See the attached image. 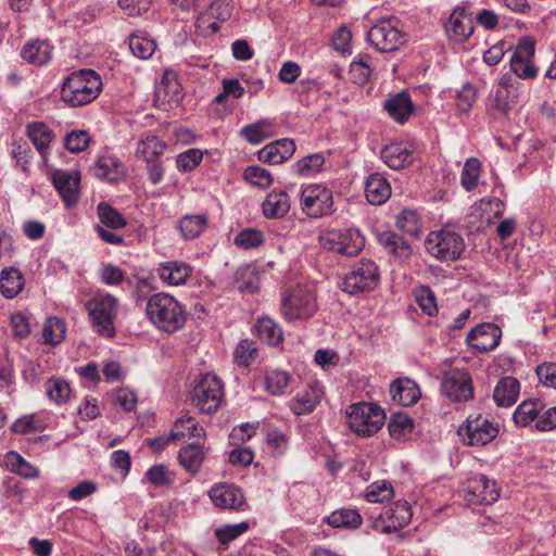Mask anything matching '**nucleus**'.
Wrapping results in <instances>:
<instances>
[{"mask_svg": "<svg viewBox=\"0 0 556 556\" xmlns=\"http://www.w3.org/2000/svg\"><path fill=\"white\" fill-rule=\"evenodd\" d=\"M301 208L312 218H319L333 212L331 190L321 185H308L301 191Z\"/></svg>", "mask_w": 556, "mask_h": 556, "instance_id": "1a4fd4ad", "label": "nucleus"}, {"mask_svg": "<svg viewBox=\"0 0 556 556\" xmlns=\"http://www.w3.org/2000/svg\"><path fill=\"white\" fill-rule=\"evenodd\" d=\"M381 159L392 169H401L415 160V148L408 142H393L381 151Z\"/></svg>", "mask_w": 556, "mask_h": 556, "instance_id": "f3484780", "label": "nucleus"}, {"mask_svg": "<svg viewBox=\"0 0 556 556\" xmlns=\"http://www.w3.org/2000/svg\"><path fill=\"white\" fill-rule=\"evenodd\" d=\"M543 408L539 400L523 401L514 413V420L517 425L526 427L532 422Z\"/></svg>", "mask_w": 556, "mask_h": 556, "instance_id": "37998d69", "label": "nucleus"}, {"mask_svg": "<svg viewBox=\"0 0 556 556\" xmlns=\"http://www.w3.org/2000/svg\"><path fill=\"white\" fill-rule=\"evenodd\" d=\"M377 280H339L338 287L350 295L358 294L365 291L372 290L377 286Z\"/></svg>", "mask_w": 556, "mask_h": 556, "instance_id": "338daca9", "label": "nucleus"}, {"mask_svg": "<svg viewBox=\"0 0 556 556\" xmlns=\"http://www.w3.org/2000/svg\"><path fill=\"white\" fill-rule=\"evenodd\" d=\"M384 109L396 122L404 123L414 111L408 93L402 91L384 102Z\"/></svg>", "mask_w": 556, "mask_h": 556, "instance_id": "c85d7f7f", "label": "nucleus"}, {"mask_svg": "<svg viewBox=\"0 0 556 556\" xmlns=\"http://www.w3.org/2000/svg\"><path fill=\"white\" fill-rule=\"evenodd\" d=\"M441 392L453 402L469 401L473 396L471 377L464 370H450L443 378Z\"/></svg>", "mask_w": 556, "mask_h": 556, "instance_id": "4468645a", "label": "nucleus"}, {"mask_svg": "<svg viewBox=\"0 0 556 556\" xmlns=\"http://www.w3.org/2000/svg\"><path fill=\"white\" fill-rule=\"evenodd\" d=\"M90 142V136L86 130H73L65 137V148L72 153L84 151Z\"/></svg>", "mask_w": 556, "mask_h": 556, "instance_id": "680f3d73", "label": "nucleus"}, {"mask_svg": "<svg viewBox=\"0 0 556 556\" xmlns=\"http://www.w3.org/2000/svg\"><path fill=\"white\" fill-rule=\"evenodd\" d=\"M231 13V0H215L207 9V15L219 22H225L230 18Z\"/></svg>", "mask_w": 556, "mask_h": 556, "instance_id": "69168bd1", "label": "nucleus"}, {"mask_svg": "<svg viewBox=\"0 0 556 556\" xmlns=\"http://www.w3.org/2000/svg\"><path fill=\"white\" fill-rule=\"evenodd\" d=\"M425 245L431 255L442 261L458 258L465 249L462 236L451 229L430 232L425 241Z\"/></svg>", "mask_w": 556, "mask_h": 556, "instance_id": "423d86ee", "label": "nucleus"}, {"mask_svg": "<svg viewBox=\"0 0 556 556\" xmlns=\"http://www.w3.org/2000/svg\"><path fill=\"white\" fill-rule=\"evenodd\" d=\"M210 497L215 506L223 509H243L245 505L243 493L231 484H218L211 489Z\"/></svg>", "mask_w": 556, "mask_h": 556, "instance_id": "a211bd4d", "label": "nucleus"}, {"mask_svg": "<svg viewBox=\"0 0 556 556\" xmlns=\"http://www.w3.org/2000/svg\"><path fill=\"white\" fill-rule=\"evenodd\" d=\"M445 30L448 37L457 42L466 40L472 34V20L464 8H456L452 12Z\"/></svg>", "mask_w": 556, "mask_h": 556, "instance_id": "412c9836", "label": "nucleus"}, {"mask_svg": "<svg viewBox=\"0 0 556 556\" xmlns=\"http://www.w3.org/2000/svg\"><path fill=\"white\" fill-rule=\"evenodd\" d=\"M413 513L406 501H399L384 513L372 520L374 530L381 533H392L405 527L412 519Z\"/></svg>", "mask_w": 556, "mask_h": 556, "instance_id": "ddd939ff", "label": "nucleus"}, {"mask_svg": "<svg viewBox=\"0 0 556 556\" xmlns=\"http://www.w3.org/2000/svg\"><path fill=\"white\" fill-rule=\"evenodd\" d=\"M390 393L394 402L402 406L415 404L420 396L416 382L410 379H397L390 387Z\"/></svg>", "mask_w": 556, "mask_h": 556, "instance_id": "393cba45", "label": "nucleus"}, {"mask_svg": "<svg viewBox=\"0 0 556 556\" xmlns=\"http://www.w3.org/2000/svg\"><path fill=\"white\" fill-rule=\"evenodd\" d=\"M45 428L43 421H41L36 414L25 415L16 419L11 426V430L18 434L42 431Z\"/></svg>", "mask_w": 556, "mask_h": 556, "instance_id": "3c124183", "label": "nucleus"}, {"mask_svg": "<svg viewBox=\"0 0 556 556\" xmlns=\"http://www.w3.org/2000/svg\"><path fill=\"white\" fill-rule=\"evenodd\" d=\"M205 437V431L202 427L195 422L190 416H182L177 419L170 431V438L173 440H180L185 438H197L201 439Z\"/></svg>", "mask_w": 556, "mask_h": 556, "instance_id": "473e14b6", "label": "nucleus"}, {"mask_svg": "<svg viewBox=\"0 0 556 556\" xmlns=\"http://www.w3.org/2000/svg\"><path fill=\"white\" fill-rule=\"evenodd\" d=\"M89 316L97 332L104 337L115 333L114 318L117 314V303L110 294L99 295L87 304Z\"/></svg>", "mask_w": 556, "mask_h": 556, "instance_id": "6e6552de", "label": "nucleus"}, {"mask_svg": "<svg viewBox=\"0 0 556 556\" xmlns=\"http://www.w3.org/2000/svg\"><path fill=\"white\" fill-rule=\"evenodd\" d=\"M207 224L204 214L187 215L180 220V230L186 239H194L201 235Z\"/></svg>", "mask_w": 556, "mask_h": 556, "instance_id": "49530a36", "label": "nucleus"}, {"mask_svg": "<svg viewBox=\"0 0 556 556\" xmlns=\"http://www.w3.org/2000/svg\"><path fill=\"white\" fill-rule=\"evenodd\" d=\"M497 428L481 415L467 418L466 422L459 427L458 435L466 445H485L497 434Z\"/></svg>", "mask_w": 556, "mask_h": 556, "instance_id": "f8f14e48", "label": "nucleus"}, {"mask_svg": "<svg viewBox=\"0 0 556 556\" xmlns=\"http://www.w3.org/2000/svg\"><path fill=\"white\" fill-rule=\"evenodd\" d=\"M257 349L253 341L248 339L241 340L235 351L233 359L239 366L248 367L256 355Z\"/></svg>", "mask_w": 556, "mask_h": 556, "instance_id": "6e6d98bb", "label": "nucleus"}, {"mask_svg": "<svg viewBox=\"0 0 556 556\" xmlns=\"http://www.w3.org/2000/svg\"><path fill=\"white\" fill-rule=\"evenodd\" d=\"M128 46L132 54L141 60L151 58L156 49L154 40L141 33L130 35Z\"/></svg>", "mask_w": 556, "mask_h": 556, "instance_id": "4c0bfd02", "label": "nucleus"}, {"mask_svg": "<svg viewBox=\"0 0 556 556\" xmlns=\"http://www.w3.org/2000/svg\"><path fill=\"white\" fill-rule=\"evenodd\" d=\"M243 177L251 185L263 189L269 187L273 182L271 174L267 169L257 165L247 167L243 173Z\"/></svg>", "mask_w": 556, "mask_h": 556, "instance_id": "5fc2aeb1", "label": "nucleus"}, {"mask_svg": "<svg viewBox=\"0 0 556 556\" xmlns=\"http://www.w3.org/2000/svg\"><path fill=\"white\" fill-rule=\"evenodd\" d=\"M466 500L473 505L493 504L500 497L495 481L484 475H478L467 480L465 484Z\"/></svg>", "mask_w": 556, "mask_h": 556, "instance_id": "2eb2a0df", "label": "nucleus"}, {"mask_svg": "<svg viewBox=\"0 0 556 556\" xmlns=\"http://www.w3.org/2000/svg\"><path fill=\"white\" fill-rule=\"evenodd\" d=\"M324 163L325 157L321 154H311L296 162V172L302 176L308 177L318 173L323 167Z\"/></svg>", "mask_w": 556, "mask_h": 556, "instance_id": "13d9d810", "label": "nucleus"}, {"mask_svg": "<svg viewBox=\"0 0 556 556\" xmlns=\"http://www.w3.org/2000/svg\"><path fill=\"white\" fill-rule=\"evenodd\" d=\"M414 294L416 302L427 315L433 316L438 312L435 296L430 288L420 286L415 290Z\"/></svg>", "mask_w": 556, "mask_h": 556, "instance_id": "4d7b16f0", "label": "nucleus"}, {"mask_svg": "<svg viewBox=\"0 0 556 556\" xmlns=\"http://www.w3.org/2000/svg\"><path fill=\"white\" fill-rule=\"evenodd\" d=\"M477 99V89L471 84H465L456 93V108L459 113H468Z\"/></svg>", "mask_w": 556, "mask_h": 556, "instance_id": "bf43d9fd", "label": "nucleus"}, {"mask_svg": "<svg viewBox=\"0 0 556 556\" xmlns=\"http://www.w3.org/2000/svg\"><path fill=\"white\" fill-rule=\"evenodd\" d=\"M520 386L516 378H502L493 392V399L498 406L508 407L515 404L519 395Z\"/></svg>", "mask_w": 556, "mask_h": 556, "instance_id": "cd10ccee", "label": "nucleus"}, {"mask_svg": "<svg viewBox=\"0 0 556 556\" xmlns=\"http://www.w3.org/2000/svg\"><path fill=\"white\" fill-rule=\"evenodd\" d=\"M147 314L159 329L166 332L179 330L186 321L180 304L165 293H157L149 299Z\"/></svg>", "mask_w": 556, "mask_h": 556, "instance_id": "f03ea898", "label": "nucleus"}, {"mask_svg": "<svg viewBox=\"0 0 556 556\" xmlns=\"http://www.w3.org/2000/svg\"><path fill=\"white\" fill-rule=\"evenodd\" d=\"M350 429L357 435L370 437L384 424V410L375 403H355L346 410Z\"/></svg>", "mask_w": 556, "mask_h": 556, "instance_id": "7ed1b4c3", "label": "nucleus"}, {"mask_svg": "<svg viewBox=\"0 0 556 556\" xmlns=\"http://www.w3.org/2000/svg\"><path fill=\"white\" fill-rule=\"evenodd\" d=\"M292 382V377L283 370H269L265 376L266 390L273 395L285 394Z\"/></svg>", "mask_w": 556, "mask_h": 556, "instance_id": "58836bf2", "label": "nucleus"}, {"mask_svg": "<svg viewBox=\"0 0 556 556\" xmlns=\"http://www.w3.org/2000/svg\"><path fill=\"white\" fill-rule=\"evenodd\" d=\"M165 149V144L157 137L149 135L138 142L137 155L141 156L147 163L157 161Z\"/></svg>", "mask_w": 556, "mask_h": 556, "instance_id": "c9c22d12", "label": "nucleus"}, {"mask_svg": "<svg viewBox=\"0 0 556 556\" xmlns=\"http://www.w3.org/2000/svg\"><path fill=\"white\" fill-rule=\"evenodd\" d=\"M206 456V450L200 442L190 443L180 448L178 462L189 473L195 475L200 471Z\"/></svg>", "mask_w": 556, "mask_h": 556, "instance_id": "4be33fe9", "label": "nucleus"}, {"mask_svg": "<svg viewBox=\"0 0 556 556\" xmlns=\"http://www.w3.org/2000/svg\"><path fill=\"white\" fill-rule=\"evenodd\" d=\"M535 40L530 36L521 37L510 58L511 72L521 79H534L539 70L533 65Z\"/></svg>", "mask_w": 556, "mask_h": 556, "instance_id": "9b49d317", "label": "nucleus"}, {"mask_svg": "<svg viewBox=\"0 0 556 556\" xmlns=\"http://www.w3.org/2000/svg\"><path fill=\"white\" fill-rule=\"evenodd\" d=\"M255 330L262 341L268 345H277L282 340V330L280 326L269 317L257 319Z\"/></svg>", "mask_w": 556, "mask_h": 556, "instance_id": "72a5a7b5", "label": "nucleus"}, {"mask_svg": "<svg viewBox=\"0 0 556 556\" xmlns=\"http://www.w3.org/2000/svg\"><path fill=\"white\" fill-rule=\"evenodd\" d=\"M101 88L100 75L92 70L84 68L67 76L62 86L61 98L71 106H83L93 101Z\"/></svg>", "mask_w": 556, "mask_h": 556, "instance_id": "f257e3e1", "label": "nucleus"}, {"mask_svg": "<svg viewBox=\"0 0 556 556\" xmlns=\"http://www.w3.org/2000/svg\"><path fill=\"white\" fill-rule=\"evenodd\" d=\"M263 213L267 218H281L290 210V199L285 191H271L263 202Z\"/></svg>", "mask_w": 556, "mask_h": 556, "instance_id": "c756f323", "label": "nucleus"}, {"mask_svg": "<svg viewBox=\"0 0 556 556\" xmlns=\"http://www.w3.org/2000/svg\"><path fill=\"white\" fill-rule=\"evenodd\" d=\"M79 175L77 172L54 170L52 181L67 206L78 200Z\"/></svg>", "mask_w": 556, "mask_h": 556, "instance_id": "aec40b11", "label": "nucleus"}, {"mask_svg": "<svg viewBox=\"0 0 556 556\" xmlns=\"http://www.w3.org/2000/svg\"><path fill=\"white\" fill-rule=\"evenodd\" d=\"M320 245L328 251L354 256L365 245V239L357 229H331L319 235Z\"/></svg>", "mask_w": 556, "mask_h": 556, "instance_id": "39448f33", "label": "nucleus"}, {"mask_svg": "<svg viewBox=\"0 0 556 556\" xmlns=\"http://www.w3.org/2000/svg\"><path fill=\"white\" fill-rule=\"evenodd\" d=\"M370 61L371 58L368 54H362L358 60L351 63L350 74L355 84L364 85L369 80L371 74Z\"/></svg>", "mask_w": 556, "mask_h": 556, "instance_id": "8fccbe9b", "label": "nucleus"}, {"mask_svg": "<svg viewBox=\"0 0 556 556\" xmlns=\"http://www.w3.org/2000/svg\"><path fill=\"white\" fill-rule=\"evenodd\" d=\"M379 244L391 255L399 260L408 257L412 253L410 245L397 233L386 230L377 236Z\"/></svg>", "mask_w": 556, "mask_h": 556, "instance_id": "bb28decb", "label": "nucleus"}, {"mask_svg": "<svg viewBox=\"0 0 556 556\" xmlns=\"http://www.w3.org/2000/svg\"><path fill=\"white\" fill-rule=\"evenodd\" d=\"M202 151L199 149H189L178 154L176 163L177 167L182 172L193 169L202 161Z\"/></svg>", "mask_w": 556, "mask_h": 556, "instance_id": "0e129e2a", "label": "nucleus"}, {"mask_svg": "<svg viewBox=\"0 0 556 556\" xmlns=\"http://www.w3.org/2000/svg\"><path fill=\"white\" fill-rule=\"evenodd\" d=\"M124 174L122 163L113 155H103L96 163L94 175L109 181L118 180Z\"/></svg>", "mask_w": 556, "mask_h": 556, "instance_id": "2f4dec72", "label": "nucleus"}, {"mask_svg": "<svg viewBox=\"0 0 556 556\" xmlns=\"http://www.w3.org/2000/svg\"><path fill=\"white\" fill-rule=\"evenodd\" d=\"M159 275L160 278H189L193 269L187 263L166 262L161 264Z\"/></svg>", "mask_w": 556, "mask_h": 556, "instance_id": "864d4df0", "label": "nucleus"}, {"mask_svg": "<svg viewBox=\"0 0 556 556\" xmlns=\"http://www.w3.org/2000/svg\"><path fill=\"white\" fill-rule=\"evenodd\" d=\"M147 480L154 486H165L173 483V478L165 465H154L146 473Z\"/></svg>", "mask_w": 556, "mask_h": 556, "instance_id": "e2e57ef3", "label": "nucleus"}, {"mask_svg": "<svg viewBox=\"0 0 556 556\" xmlns=\"http://www.w3.org/2000/svg\"><path fill=\"white\" fill-rule=\"evenodd\" d=\"M295 152V143L292 139L282 138L266 144L257 155L263 163L276 165L289 160Z\"/></svg>", "mask_w": 556, "mask_h": 556, "instance_id": "6ab92c4d", "label": "nucleus"}, {"mask_svg": "<svg viewBox=\"0 0 556 556\" xmlns=\"http://www.w3.org/2000/svg\"><path fill=\"white\" fill-rule=\"evenodd\" d=\"M316 308L313 292L302 283L291 287L282 295L281 313L288 320L308 318Z\"/></svg>", "mask_w": 556, "mask_h": 556, "instance_id": "20e7f679", "label": "nucleus"}, {"mask_svg": "<svg viewBox=\"0 0 556 556\" xmlns=\"http://www.w3.org/2000/svg\"><path fill=\"white\" fill-rule=\"evenodd\" d=\"M224 387L222 380L213 375H204L193 389L192 401L204 414H214L222 405Z\"/></svg>", "mask_w": 556, "mask_h": 556, "instance_id": "0eeeda50", "label": "nucleus"}, {"mask_svg": "<svg viewBox=\"0 0 556 556\" xmlns=\"http://www.w3.org/2000/svg\"><path fill=\"white\" fill-rule=\"evenodd\" d=\"M413 429L414 420L407 413L399 412L392 414L388 424V430L392 438L402 439L412 433Z\"/></svg>", "mask_w": 556, "mask_h": 556, "instance_id": "79ce46f5", "label": "nucleus"}, {"mask_svg": "<svg viewBox=\"0 0 556 556\" xmlns=\"http://www.w3.org/2000/svg\"><path fill=\"white\" fill-rule=\"evenodd\" d=\"M27 134L36 149L43 155L52 140L51 130L42 123H33L27 126Z\"/></svg>", "mask_w": 556, "mask_h": 556, "instance_id": "a18cd8bd", "label": "nucleus"}, {"mask_svg": "<svg viewBox=\"0 0 556 556\" xmlns=\"http://www.w3.org/2000/svg\"><path fill=\"white\" fill-rule=\"evenodd\" d=\"M394 495L393 488L390 482L381 481L371 483L365 494L368 502L383 503L390 501Z\"/></svg>", "mask_w": 556, "mask_h": 556, "instance_id": "603ef678", "label": "nucleus"}, {"mask_svg": "<svg viewBox=\"0 0 556 556\" xmlns=\"http://www.w3.org/2000/svg\"><path fill=\"white\" fill-rule=\"evenodd\" d=\"M66 333L65 323L59 317H49L42 327L43 341L51 345L60 344Z\"/></svg>", "mask_w": 556, "mask_h": 556, "instance_id": "ea45409f", "label": "nucleus"}, {"mask_svg": "<svg viewBox=\"0 0 556 556\" xmlns=\"http://www.w3.org/2000/svg\"><path fill=\"white\" fill-rule=\"evenodd\" d=\"M156 100L167 103H178L181 99V86L176 73L165 71L160 84L156 87Z\"/></svg>", "mask_w": 556, "mask_h": 556, "instance_id": "a878e982", "label": "nucleus"}, {"mask_svg": "<svg viewBox=\"0 0 556 556\" xmlns=\"http://www.w3.org/2000/svg\"><path fill=\"white\" fill-rule=\"evenodd\" d=\"M45 389L49 399L58 405L66 403L71 395L70 384L62 378L52 377L48 379Z\"/></svg>", "mask_w": 556, "mask_h": 556, "instance_id": "a19ab883", "label": "nucleus"}, {"mask_svg": "<svg viewBox=\"0 0 556 556\" xmlns=\"http://www.w3.org/2000/svg\"><path fill=\"white\" fill-rule=\"evenodd\" d=\"M480 169L481 163L478 159L470 157L466 161L460 175V184L466 191H472L478 187Z\"/></svg>", "mask_w": 556, "mask_h": 556, "instance_id": "de8ad7c7", "label": "nucleus"}, {"mask_svg": "<svg viewBox=\"0 0 556 556\" xmlns=\"http://www.w3.org/2000/svg\"><path fill=\"white\" fill-rule=\"evenodd\" d=\"M365 195L370 204L381 205L390 198L391 186L381 174H371L365 184Z\"/></svg>", "mask_w": 556, "mask_h": 556, "instance_id": "5701e85b", "label": "nucleus"}, {"mask_svg": "<svg viewBox=\"0 0 556 556\" xmlns=\"http://www.w3.org/2000/svg\"><path fill=\"white\" fill-rule=\"evenodd\" d=\"M321 392L317 387L311 386L303 393L291 401L290 408L296 415L308 414L313 412L319 403Z\"/></svg>", "mask_w": 556, "mask_h": 556, "instance_id": "7c9ffc66", "label": "nucleus"}, {"mask_svg": "<svg viewBox=\"0 0 556 556\" xmlns=\"http://www.w3.org/2000/svg\"><path fill=\"white\" fill-rule=\"evenodd\" d=\"M367 39L380 52H391L404 42V34L395 18L378 21L367 33Z\"/></svg>", "mask_w": 556, "mask_h": 556, "instance_id": "9d476101", "label": "nucleus"}, {"mask_svg": "<svg viewBox=\"0 0 556 556\" xmlns=\"http://www.w3.org/2000/svg\"><path fill=\"white\" fill-rule=\"evenodd\" d=\"M536 375L540 381L548 387L556 390V364L544 363L536 367Z\"/></svg>", "mask_w": 556, "mask_h": 556, "instance_id": "774afa93", "label": "nucleus"}, {"mask_svg": "<svg viewBox=\"0 0 556 556\" xmlns=\"http://www.w3.org/2000/svg\"><path fill=\"white\" fill-rule=\"evenodd\" d=\"M264 240L262 231L255 228H247L235 238V244L244 250L258 247Z\"/></svg>", "mask_w": 556, "mask_h": 556, "instance_id": "052dcab7", "label": "nucleus"}, {"mask_svg": "<svg viewBox=\"0 0 556 556\" xmlns=\"http://www.w3.org/2000/svg\"><path fill=\"white\" fill-rule=\"evenodd\" d=\"M362 516L355 509L341 508L327 517V522L333 528L356 529L362 525Z\"/></svg>", "mask_w": 556, "mask_h": 556, "instance_id": "f704fd0d", "label": "nucleus"}, {"mask_svg": "<svg viewBox=\"0 0 556 556\" xmlns=\"http://www.w3.org/2000/svg\"><path fill=\"white\" fill-rule=\"evenodd\" d=\"M501 340L500 328L491 323L476 326L467 334V342L473 350L484 353L494 350Z\"/></svg>", "mask_w": 556, "mask_h": 556, "instance_id": "dca6fc26", "label": "nucleus"}, {"mask_svg": "<svg viewBox=\"0 0 556 556\" xmlns=\"http://www.w3.org/2000/svg\"><path fill=\"white\" fill-rule=\"evenodd\" d=\"M271 122L268 119H261L253 124L247 125L240 130V135L252 144H260L266 138L271 136Z\"/></svg>", "mask_w": 556, "mask_h": 556, "instance_id": "e433bc0d", "label": "nucleus"}, {"mask_svg": "<svg viewBox=\"0 0 556 556\" xmlns=\"http://www.w3.org/2000/svg\"><path fill=\"white\" fill-rule=\"evenodd\" d=\"M396 226L404 232L418 238L421 233L419 214L414 210L405 208L396 217Z\"/></svg>", "mask_w": 556, "mask_h": 556, "instance_id": "c03bdc74", "label": "nucleus"}, {"mask_svg": "<svg viewBox=\"0 0 556 556\" xmlns=\"http://www.w3.org/2000/svg\"><path fill=\"white\" fill-rule=\"evenodd\" d=\"M98 216L104 226L112 229L123 228L127 224L123 215L105 202L98 204Z\"/></svg>", "mask_w": 556, "mask_h": 556, "instance_id": "09e8293b", "label": "nucleus"}, {"mask_svg": "<svg viewBox=\"0 0 556 556\" xmlns=\"http://www.w3.org/2000/svg\"><path fill=\"white\" fill-rule=\"evenodd\" d=\"M53 47L48 40L34 39L27 41L22 49V58L28 63L43 65L52 56Z\"/></svg>", "mask_w": 556, "mask_h": 556, "instance_id": "b1692460", "label": "nucleus"}]
</instances>
